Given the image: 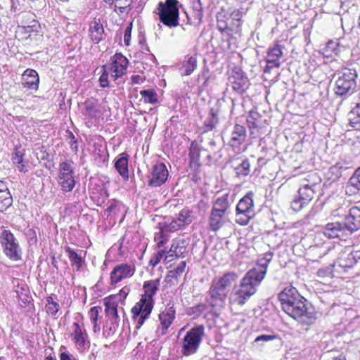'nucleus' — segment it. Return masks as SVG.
Instances as JSON below:
<instances>
[{
    "label": "nucleus",
    "mask_w": 360,
    "mask_h": 360,
    "mask_svg": "<svg viewBox=\"0 0 360 360\" xmlns=\"http://www.w3.org/2000/svg\"><path fill=\"white\" fill-rule=\"evenodd\" d=\"M282 309L290 317L302 324L311 325L316 320L313 305L292 285L285 287L278 295Z\"/></svg>",
    "instance_id": "nucleus-1"
},
{
    "label": "nucleus",
    "mask_w": 360,
    "mask_h": 360,
    "mask_svg": "<svg viewBox=\"0 0 360 360\" xmlns=\"http://www.w3.org/2000/svg\"><path fill=\"white\" fill-rule=\"evenodd\" d=\"M242 12L238 9L221 8L217 13V28L221 34L222 42L228 45H235L238 43L236 36L238 34L241 25Z\"/></svg>",
    "instance_id": "nucleus-2"
},
{
    "label": "nucleus",
    "mask_w": 360,
    "mask_h": 360,
    "mask_svg": "<svg viewBox=\"0 0 360 360\" xmlns=\"http://www.w3.org/2000/svg\"><path fill=\"white\" fill-rule=\"evenodd\" d=\"M359 229H360V207L354 206L349 210V213L345 217L343 221L327 224L324 234L330 238L342 239Z\"/></svg>",
    "instance_id": "nucleus-3"
},
{
    "label": "nucleus",
    "mask_w": 360,
    "mask_h": 360,
    "mask_svg": "<svg viewBox=\"0 0 360 360\" xmlns=\"http://www.w3.org/2000/svg\"><path fill=\"white\" fill-rule=\"evenodd\" d=\"M181 4L178 0L160 1L157 11L160 21L169 27H177L179 23V8Z\"/></svg>",
    "instance_id": "nucleus-4"
},
{
    "label": "nucleus",
    "mask_w": 360,
    "mask_h": 360,
    "mask_svg": "<svg viewBox=\"0 0 360 360\" xmlns=\"http://www.w3.org/2000/svg\"><path fill=\"white\" fill-rule=\"evenodd\" d=\"M0 245L5 256L13 262L22 259V250L18 240L8 229L2 228L0 232Z\"/></svg>",
    "instance_id": "nucleus-5"
},
{
    "label": "nucleus",
    "mask_w": 360,
    "mask_h": 360,
    "mask_svg": "<svg viewBox=\"0 0 360 360\" xmlns=\"http://www.w3.org/2000/svg\"><path fill=\"white\" fill-rule=\"evenodd\" d=\"M357 74L355 70L344 68L334 74L336 79L335 93L340 96L350 95L356 86Z\"/></svg>",
    "instance_id": "nucleus-6"
},
{
    "label": "nucleus",
    "mask_w": 360,
    "mask_h": 360,
    "mask_svg": "<svg viewBox=\"0 0 360 360\" xmlns=\"http://www.w3.org/2000/svg\"><path fill=\"white\" fill-rule=\"evenodd\" d=\"M205 335L203 325H197L188 330L181 342V353L189 356L197 352Z\"/></svg>",
    "instance_id": "nucleus-7"
},
{
    "label": "nucleus",
    "mask_w": 360,
    "mask_h": 360,
    "mask_svg": "<svg viewBox=\"0 0 360 360\" xmlns=\"http://www.w3.org/2000/svg\"><path fill=\"white\" fill-rule=\"evenodd\" d=\"M254 193L249 191L238 202L236 206V222L245 226L255 215L253 201Z\"/></svg>",
    "instance_id": "nucleus-8"
},
{
    "label": "nucleus",
    "mask_w": 360,
    "mask_h": 360,
    "mask_svg": "<svg viewBox=\"0 0 360 360\" xmlns=\"http://www.w3.org/2000/svg\"><path fill=\"white\" fill-rule=\"evenodd\" d=\"M154 300L141 297L140 300L132 307V319L135 322L136 329H139L151 314L154 306Z\"/></svg>",
    "instance_id": "nucleus-9"
},
{
    "label": "nucleus",
    "mask_w": 360,
    "mask_h": 360,
    "mask_svg": "<svg viewBox=\"0 0 360 360\" xmlns=\"http://www.w3.org/2000/svg\"><path fill=\"white\" fill-rule=\"evenodd\" d=\"M169 172L163 162H156L149 169L148 185L151 187H158L167 180Z\"/></svg>",
    "instance_id": "nucleus-10"
},
{
    "label": "nucleus",
    "mask_w": 360,
    "mask_h": 360,
    "mask_svg": "<svg viewBox=\"0 0 360 360\" xmlns=\"http://www.w3.org/2000/svg\"><path fill=\"white\" fill-rule=\"evenodd\" d=\"M229 82L238 94L242 95L248 89L250 83L245 72L238 67H234L230 72Z\"/></svg>",
    "instance_id": "nucleus-11"
},
{
    "label": "nucleus",
    "mask_w": 360,
    "mask_h": 360,
    "mask_svg": "<svg viewBox=\"0 0 360 360\" xmlns=\"http://www.w3.org/2000/svg\"><path fill=\"white\" fill-rule=\"evenodd\" d=\"M309 176L312 179V183L310 185L302 184L297 191V195L304 203L307 205L314 198V195L319 191L321 182V179L317 174H311Z\"/></svg>",
    "instance_id": "nucleus-12"
},
{
    "label": "nucleus",
    "mask_w": 360,
    "mask_h": 360,
    "mask_svg": "<svg viewBox=\"0 0 360 360\" xmlns=\"http://www.w3.org/2000/svg\"><path fill=\"white\" fill-rule=\"evenodd\" d=\"M359 262H360V250H351L350 248H347L339 254L334 266L342 268L346 271Z\"/></svg>",
    "instance_id": "nucleus-13"
},
{
    "label": "nucleus",
    "mask_w": 360,
    "mask_h": 360,
    "mask_svg": "<svg viewBox=\"0 0 360 360\" xmlns=\"http://www.w3.org/2000/svg\"><path fill=\"white\" fill-rule=\"evenodd\" d=\"M255 271L249 270L240 280L238 288L250 293L252 296L257 290V287L261 284L264 278L257 274Z\"/></svg>",
    "instance_id": "nucleus-14"
},
{
    "label": "nucleus",
    "mask_w": 360,
    "mask_h": 360,
    "mask_svg": "<svg viewBox=\"0 0 360 360\" xmlns=\"http://www.w3.org/2000/svg\"><path fill=\"white\" fill-rule=\"evenodd\" d=\"M110 61L109 65L110 76L114 81H117L126 74L129 60L121 53H116L111 58Z\"/></svg>",
    "instance_id": "nucleus-15"
},
{
    "label": "nucleus",
    "mask_w": 360,
    "mask_h": 360,
    "mask_svg": "<svg viewBox=\"0 0 360 360\" xmlns=\"http://www.w3.org/2000/svg\"><path fill=\"white\" fill-rule=\"evenodd\" d=\"M208 293L210 299L207 301L212 307H215L224 304L229 292L213 281Z\"/></svg>",
    "instance_id": "nucleus-16"
},
{
    "label": "nucleus",
    "mask_w": 360,
    "mask_h": 360,
    "mask_svg": "<svg viewBox=\"0 0 360 360\" xmlns=\"http://www.w3.org/2000/svg\"><path fill=\"white\" fill-rule=\"evenodd\" d=\"M246 137L245 127L240 124H236L232 129L228 145L233 150H239L241 145L245 143Z\"/></svg>",
    "instance_id": "nucleus-17"
},
{
    "label": "nucleus",
    "mask_w": 360,
    "mask_h": 360,
    "mask_svg": "<svg viewBox=\"0 0 360 360\" xmlns=\"http://www.w3.org/2000/svg\"><path fill=\"white\" fill-rule=\"evenodd\" d=\"M134 268L127 264L116 265L110 273V284L115 285L128 277L134 275Z\"/></svg>",
    "instance_id": "nucleus-18"
},
{
    "label": "nucleus",
    "mask_w": 360,
    "mask_h": 360,
    "mask_svg": "<svg viewBox=\"0 0 360 360\" xmlns=\"http://www.w3.org/2000/svg\"><path fill=\"white\" fill-rule=\"evenodd\" d=\"M281 46H272L267 51L266 57V65L264 68L265 73L269 72L273 68H278L280 66V58L283 56Z\"/></svg>",
    "instance_id": "nucleus-19"
},
{
    "label": "nucleus",
    "mask_w": 360,
    "mask_h": 360,
    "mask_svg": "<svg viewBox=\"0 0 360 360\" xmlns=\"http://www.w3.org/2000/svg\"><path fill=\"white\" fill-rule=\"evenodd\" d=\"M129 157L127 153H122L114 160V167L116 171L124 181L129 179Z\"/></svg>",
    "instance_id": "nucleus-20"
},
{
    "label": "nucleus",
    "mask_w": 360,
    "mask_h": 360,
    "mask_svg": "<svg viewBox=\"0 0 360 360\" xmlns=\"http://www.w3.org/2000/svg\"><path fill=\"white\" fill-rule=\"evenodd\" d=\"M13 201L7 183L0 179V212H6L12 205Z\"/></svg>",
    "instance_id": "nucleus-21"
},
{
    "label": "nucleus",
    "mask_w": 360,
    "mask_h": 360,
    "mask_svg": "<svg viewBox=\"0 0 360 360\" xmlns=\"http://www.w3.org/2000/svg\"><path fill=\"white\" fill-rule=\"evenodd\" d=\"M22 77V85L29 89L37 91L39 88V77L37 72L33 69L25 70Z\"/></svg>",
    "instance_id": "nucleus-22"
},
{
    "label": "nucleus",
    "mask_w": 360,
    "mask_h": 360,
    "mask_svg": "<svg viewBox=\"0 0 360 360\" xmlns=\"http://www.w3.org/2000/svg\"><path fill=\"white\" fill-rule=\"evenodd\" d=\"M117 296L110 295L104 300V304L105 307V313L110 321H113L117 323L120 321V318L117 312V301H111L116 299Z\"/></svg>",
    "instance_id": "nucleus-23"
},
{
    "label": "nucleus",
    "mask_w": 360,
    "mask_h": 360,
    "mask_svg": "<svg viewBox=\"0 0 360 360\" xmlns=\"http://www.w3.org/2000/svg\"><path fill=\"white\" fill-rule=\"evenodd\" d=\"M175 309L174 304L165 309L162 312L159 314V319L162 326V334L164 335L167 333L168 328L172 324L175 317Z\"/></svg>",
    "instance_id": "nucleus-24"
},
{
    "label": "nucleus",
    "mask_w": 360,
    "mask_h": 360,
    "mask_svg": "<svg viewBox=\"0 0 360 360\" xmlns=\"http://www.w3.org/2000/svg\"><path fill=\"white\" fill-rule=\"evenodd\" d=\"M219 108L217 102L215 106L212 107L210 109L208 117L204 122L202 127L204 133L210 131L216 127V126L219 123Z\"/></svg>",
    "instance_id": "nucleus-25"
},
{
    "label": "nucleus",
    "mask_w": 360,
    "mask_h": 360,
    "mask_svg": "<svg viewBox=\"0 0 360 360\" xmlns=\"http://www.w3.org/2000/svg\"><path fill=\"white\" fill-rule=\"evenodd\" d=\"M32 18V14L29 13H21L18 15V18L21 20V25L18 27L17 34L30 33L33 31V27L36 26L37 22L32 19L30 22L27 20Z\"/></svg>",
    "instance_id": "nucleus-26"
},
{
    "label": "nucleus",
    "mask_w": 360,
    "mask_h": 360,
    "mask_svg": "<svg viewBox=\"0 0 360 360\" xmlns=\"http://www.w3.org/2000/svg\"><path fill=\"white\" fill-rule=\"evenodd\" d=\"M273 255L274 254L271 252H266L262 258L257 260L256 266L251 270L256 271L258 273V275L264 278L268 266L272 260Z\"/></svg>",
    "instance_id": "nucleus-27"
},
{
    "label": "nucleus",
    "mask_w": 360,
    "mask_h": 360,
    "mask_svg": "<svg viewBox=\"0 0 360 360\" xmlns=\"http://www.w3.org/2000/svg\"><path fill=\"white\" fill-rule=\"evenodd\" d=\"M212 50L207 51L203 59L204 63H210L215 64L222 60L225 56V51L222 46H210Z\"/></svg>",
    "instance_id": "nucleus-28"
},
{
    "label": "nucleus",
    "mask_w": 360,
    "mask_h": 360,
    "mask_svg": "<svg viewBox=\"0 0 360 360\" xmlns=\"http://www.w3.org/2000/svg\"><path fill=\"white\" fill-rule=\"evenodd\" d=\"M65 252L68 254L69 259L71 262L72 266H75L77 271H79L82 267V264L84 262V259L82 256L84 251L79 250L78 251L74 250L69 246L65 248Z\"/></svg>",
    "instance_id": "nucleus-29"
},
{
    "label": "nucleus",
    "mask_w": 360,
    "mask_h": 360,
    "mask_svg": "<svg viewBox=\"0 0 360 360\" xmlns=\"http://www.w3.org/2000/svg\"><path fill=\"white\" fill-rule=\"evenodd\" d=\"M348 167L342 166L340 163L330 167L328 171L325 173V177L327 181L335 182L338 181L343 175V172H345Z\"/></svg>",
    "instance_id": "nucleus-30"
},
{
    "label": "nucleus",
    "mask_w": 360,
    "mask_h": 360,
    "mask_svg": "<svg viewBox=\"0 0 360 360\" xmlns=\"http://www.w3.org/2000/svg\"><path fill=\"white\" fill-rule=\"evenodd\" d=\"M189 165L194 170H198L202 165L200 162V151L196 143L192 142L189 148Z\"/></svg>",
    "instance_id": "nucleus-31"
},
{
    "label": "nucleus",
    "mask_w": 360,
    "mask_h": 360,
    "mask_svg": "<svg viewBox=\"0 0 360 360\" xmlns=\"http://www.w3.org/2000/svg\"><path fill=\"white\" fill-rule=\"evenodd\" d=\"M160 281V278L145 281L143 285L144 294L141 297H146L148 299L154 300L153 296L156 295L159 289Z\"/></svg>",
    "instance_id": "nucleus-32"
},
{
    "label": "nucleus",
    "mask_w": 360,
    "mask_h": 360,
    "mask_svg": "<svg viewBox=\"0 0 360 360\" xmlns=\"http://www.w3.org/2000/svg\"><path fill=\"white\" fill-rule=\"evenodd\" d=\"M89 32L91 39L94 44H98L103 39L104 29L99 22L92 21L89 25Z\"/></svg>",
    "instance_id": "nucleus-33"
},
{
    "label": "nucleus",
    "mask_w": 360,
    "mask_h": 360,
    "mask_svg": "<svg viewBox=\"0 0 360 360\" xmlns=\"http://www.w3.org/2000/svg\"><path fill=\"white\" fill-rule=\"evenodd\" d=\"M360 191V167L356 168L346 185V192L357 193Z\"/></svg>",
    "instance_id": "nucleus-34"
},
{
    "label": "nucleus",
    "mask_w": 360,
    "mask_h": 360,
    "mask_svg": "<svg viewBox=\"0 0 360 360\" xmlns=\"http://www.w3.org/2000/svg\"><path fill=\"white\" fill-rule=\"evenodd\" d=\"M197 67V58L194 56H186L181 63L180 71L181 75H190Z\"/></svg>",
    "instance_id": "nucleus-35"
},
{
    "label": "nucleus",
    "mask_w": 360,
    "mask_h": 360,
    "mask_svg": "<svg viewBox=\"0 0 360 360\" xmlns=\"http://www.w3.org/2000/svg\"><path fill=\"white\" fill-rule=\"evenodd\" d=\"M251 297L250 293H247L236 286L233 288L231 299L232 302L243 306Z\"/></svg>",
    "instance_id": "nucleus-36"
},
{
    "label": "nucleus",
    "mask_w": 360,
    "mask_h": 360,
    "mask_svg": "<svg viewBox=\"0 0 360 360\" xmlns=\"http://www.w3.org/2000/svg\"><path fill=\"white\" fill-rule=\"evenodd\" d=\"M226 214L216 211L212 209L210 217V229L216 231L219 230L223 225V218Z\"/></svg>",
    "instance_id": "nucleus-37"
},
{
    "label": "nucleus",
    "mask_w": 360,
    "mask_h": 360,
    "mask_svg": "<svg viewBox=\"0 0 360 360\" xmlns=\"http://www.w3.org/2000/svg\"><path fill=\"white\" fill-rule=\"evenodd\" d=\"M237 278L238 276L236 273L227 272L224 274L218 281H215V282L229 292L232 283L236 281Z\"/></svg>",
    "instance_id": "nucleus-38"
},
{
    "label": "nucleus",
    "mask_w": 360,
    "mask_h": 360,
    "mask_svg": "<svg viewBox=\"0 0 360 360\" xmlns=\"http://www.w3.org/2000/svg\"><path fill=\"white\" fill-rule=\"evenodd\" d=\"M229 196V194L226 193L221 197H219L214 202L212 210L226 214L227 210L230 207Z\"/></svg>",
    "instance_id": "nucleus-39"
},
{
    "label": "nucleus",
    "mask_w": 360,
    "mask_h": 360,
    "mask_svg": "<svg viewBox=\"0 0 360 360\" xmlns=\"http://www.w3.org/2000/svg\"><path fill=\"white\" fill-rule=\"evenodd\" d=\"M73 162L66 160L59 165V178L72 177L74 174Z\"/></svg>",
    "instance_id": "nucleus-40"
},
{
    "label": "nucleus",
    "mask_w": 360,
    "mask_h": 360,
    "mask_svg": "<svg viewBox=\"0 0 360 360\" xmlns=\"http://www.w3.org/2000/svg\"><path fill=\"white\" fill-rule=\"evenodd\" d=\"M192 211L188 208H184L178 214V216L175 219L183 228L185 226L190 224L193 221Z\"/></svg>",
    "instance_id": "nucleus-41"
},
{
    "label": "nucleus",
    "mask_w": 360,
    "mask_h": 360,
    "mask_svg": "<svg viewBox=\"0 0 360 360\" xmlns=\"http://www.w3.org/2000/svg\"><path fill=\"white\" fill-rule=\"evenodd\" d=\"M186 242L184 240H179L172 243L169 250L167 252L169 257H179L182 255L185 252Z\"/></svg>",
    "instance_id": "nucleus-42"
},
{
    "label": "nucleus",
    "mask_w": 360,
    "mask_h": 360,
    "mask_svg": "<svg viewBox=\"0 0 360 360\" xmlns=\"http://www.w3.org/2000/svg\"><path fill=\"white\" fill-rule=\"evenodd\" d=\"M141 98L145 103L156 104L158 103V94L154 89H148L140 91Z\"/></svg>",
    "instance_id": "nucleus-43"
},
{
    "label": "nucleus",
    "mask_w": 360,
    "mask_h": 360,
    "mask_svg": "<svg viewBox=\"0 0 360 360\" xmlns=\"http://www.w3.org/2000/svg\"><path fill=\"white\" fill-rule=\"evenodd\" d=\"M262 115L257 111L251 110L247 118V122L250 129L257 128L261 124Z\"/></svg>",
    "instance_id": "nucleus-44"
},
{
    "label": "nucleus",
    "mask_w": 360,
    "mask_h": 360,
    "mask_svg": "<svg viewBox=\"0 0 360 360\" xmlns=\"http://www.w3.org/2000/svg\"><path fill=\"white\" fill-rule=\"evenodd\" d=\"M94 156L96 164L99 167L105 165L108 163V153L105 150L96 148L94 151Z\"/></svg>",
    "instance_id": "nucleus-45"
},
{
    "label": "nucleus",
    "mask_w": 360,
    "mask_h": 360,
    "mask_svg": "<svg viewBox=\"0 0 360 360\" xmlns=\"http://www.w3.org/2000/svg\"><path fill=\"white\" fill-rule=\"evenodd\" d=\"M37 233H39V229H35L27 227L25 230V235L30 246H35L37 244Z\"/></svg>",
    "instance_id": "nucleus-46"
},
{
    "label": "nucleus",
    "mask_w": 360,
    "mask_h": 360,
    "mask_svg": "<svg viewBox=\"0 0 360 360\" xmlns=\"http://www.w3.org/2000/svg\"><path fill=\"white\" fill-rule=\"evenodd\" d=\"M74 326V340L76 343H77L80 347H84L85 345V338L82 332V328L78 322H75L73 323Z\"/></svg>",
    "instance_id": "nucleus-47"
},
{
    "label": "nucleus",
    "mask_w": 360,
    "mask_h": 360,
    "mask_svg": "<svg viewBox=\"0 0 360 360\" xmlns=\"http://www.w3.org/2000/svg\"><path fill=\"white\" fill-rule=\"evenodd\" d=\"M250 164L249 160L248 158H245L235 168L236 176L238 177L248 176L250 172Z\"/></svg>",
    "instance_id": "nucleus-48"
},
{
    "label": "nucleus",
    "mask_w": 360,
    "mask_h": 360,
    "mask_svg": "<svg viewBox=\"0 0 360 360\" xmlns=\"http://www.w3.org/2000/svg\"><path fill=\"white\" fill-rule=\"evenodd\" d=\"M59 184L65 192L71 191L75 186L74 176L69 178H59Z\"/></svg>",
    "instance_id": "nucleus-49"
},
{
    "label": "nucleus",
    "mask_w": 360,
    "mask_h": 360,
    "mask_svg": "<svg viewBox=\"0 0 360 360\" xmlns=\"http://www.w3.org/2000/svg\"><path fill=\"white\" fill-rule=\"evenodd\" d=\"M337 48L334 46H323L319 51V54L322 55L323 58H326L330 61L334 60V56L337 54Z\"/></svg>",
    "instance_id": "nucleus-50"
},
{
    "label": "nucleus",
    "mask_w": 360,
    "mask_h": 360,
    "mask_svg": "<svg viewBox=\"0 0 360 360\" xmlns=\"http://www.w3.org/2000/svg\"><path fill=\"white\" fill-rule=\"evenodd\" d=\"M119 323H115L113 321H110L109 323L108 322H106V323L103 326V335L105 338H108L113 335L117 328L118 327Z\"/></svg>",
    "instance_id": "nucleus-51"
},
{
    "label": "nucleus",
    "mask_w": 360,
    "mask_h": 360,
    "mask_svg": "<svg viewBox=\"0 0 360 360\" xmlns=\"http://www.w3.org/2000/svg\"><path fill=\"white\" fill-rule=\"evenodd\" d=\"M67 133L68 135L67 136V141L68 143L70 144V147L71 150L77 153L78 151V140L75 136L73 133L69 130L67 131Z\"/></svg>",
    "instance_id": "nucleus-52"
},
{
    "label": "nucleus",
    "mask_w": 360,
    "mask_h": 360,
    "mask_svg": "<svg viewBox=\"0 0 360 360\" xmlns=\"http://www.w3.org/2000/svg\"><path fill=\"white\" fill-rule=\"evenodd\" d=\"M276 338V335H275L262 334V335L257 336L255 339L253 343H254L255 346H257V345L261 346V345H262V344H260L261 342H269L271 340H274Z\"/></svg>",
    "instance_id": "nucleus-53"
},
{
    "label": "nucleus",
    "mask_w": 360,
    "mask_h": 360,
    "mask_svg": "<svg viewBox=\"0 0 360 360\" xmlns=\"http://www.w3.org/2000/svg\"><path fill=\"white\" fill-rule=\"evenodd\" d=\"M46 300L49 304L48 310L53 316H56L60 309L58 303L53 301L51 297H48Z\"/></svg>",
    "instance_id": "nucleus-54"
},
{
    "label": "nucleus",
    "mask_w": 360,
    "mask_h": 360,
    "mask_svg": "<svg viewBox=\"0 0 360 360\" xmlns=\"http://www.w3.org/2000/svg\"><path fill=\"white\" fill-rule=\"evenodd\" d=\"M182 228L183 227L181 226H180V224L178 223V221L175 219H174L172 220V221L170 222L169 224L165 223L164 224L163 229L166 231L174 232V231H176Z\"/></svg>",
    "instance_id": "nucleus-55"
},
{
    "label": "nucleus",
    "mask_w": 360,
    "mask_h": 360,
    "mask_svg": "<svg viewBox=\"0 0 360 360\" xmlns=\"http://www.w3.org/2000/svg\"><path fill=\"white\" fill-rule=\"evenodd\" d=\"M102 311V308L100 306H95L91 307L89 311L90 319L91 322H97L99 314Z\"/></svg>",
    "instance_id": "nucleus-56"
},
{
    "label": "nucleus",
    "mask_w": 360,
    "mask_h": 360,
    "mask_svg": "<svg viewBox=\"0 0 360 360\" xmlns=\"http://www.w3.org/2000/svg\"><path fill=\"white\" fill-rule=\"evenodd\" d=\"M306 205H307V204L304 203V202L301 200V198L299 196L295 198L291 202V208L295 212L300 211Z\"/></svg>",
    "instance_id": "nucleus-57"
},
{
    "label": "nucleus",
    "mask_w": 360,
    "mask_h": 360,
    "mask_svg": "<svg viewBox=\"0 0 360 360\" xmlns=\"http://www.w3.org/2000/svg\"><path fill=\"white\" fill-rule=\"evenodd\" d=\"M24 153L19 150L17 148H15L12 154V161L14 164H20L23 162Z\"/></svg>",
    "instance_id": "nucleus-58"
},
{
    "label": "nucleus",
    "mask_w": 360,
    "mask_h": 360,
    "mask_svg": "<svg viewBox=\"0 0 360 360\" xmlns=\"http://www.w3.org/2000/svg\"><path fill=\"white\" fill-rule=\"evenodd\" d=\"M132 29V23L131 22L124 31V45H130L131 34Z\"/></svg>",
    "instance_id": "nucleus-59"
},
{
    "label": "nucleus",
    "mask_w": 360,
    "mask_h": 360,
    "mask_svg": "<svg viewBox=\"0 0 360 360\" xmlns=\"http://www.w3.org/2000/svg\"><path fill=\"white\" fill-rule=\"evenodd\" d=\"M349 125L355 129H360V118L358 117H349Z\"/></svg>",
    "instance_id": "nucleus-60"
},
{
    "label": "nucleus",
    "mask_w": 360,
    "mask_h": 360,
    "mask_svg": "<svg viewBox=\"0 0 360 360\" xmlns=\"http://www.w3.org/2000/svg\"><path fill=\"white\" fill-rule=\"evenodd\" d=\"M186 265V262L185 261H182L178 264V266L174 269H173V271L175 272L176 275L179 276L184 271Z\"/></svg>",
    "instance_id": "nucleus-61"
},
{
    "label": "nucleus",
    "mask_w": 360,
    "mask_h": 360,
    "mask_svg": "<svg viewBox=\"0 0 360 360\" xmlns=\"http://www.w3.org/2000/svg\"><path fill=\"white\" fill-rule=\"evenodd\" d=\"M165 255V251H158L156 254L155 259L153 260L151 259L150 263L153 266L157 265L161 260V259Z\"/></svg>",
    "instance_id": "nucleus-62"
},
{
    "label": "nucleus",
    "mask_w": 360,
    "mask_h": 360,
    "mask_svg": "<svg viewBox=\"0 0 360 360\" xmlns=\"http://www.w3.org/2000/svg\"><path fill=\"white\" fill-rule=\"evenodd\" d=\"M99 82L101 87L105 88L109 86L108 77L106 75H101L99 78Z\"/></svg>",
    "instance_id": "nucleus-63"
},
{
    "label": "nucleus",
    "mask_w": 360,
    "mask_h": 360,
    "mask_svg": "<svg viewBox=\"0 0 360 360\" xmlns=\"http://www.w3.org/2000/svg\"><path fill=\"white\" fill-rule=\"evenodd\" d=\"M131 79L132 84H141V83L143 82V81L145 80V78H143L141 75H132L131 77Z\"/></svg>",
    "instance_id": "nucleus-64"
}]
</instances>
